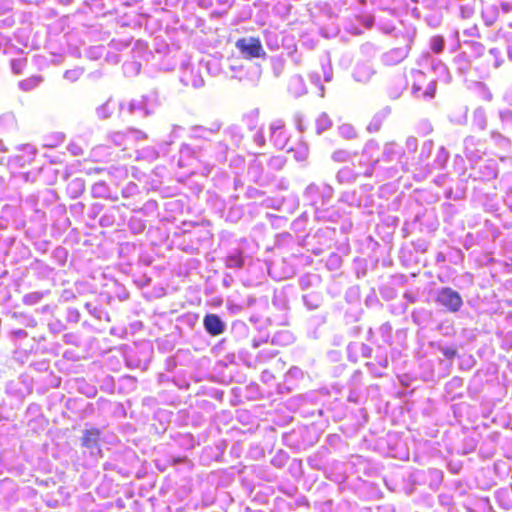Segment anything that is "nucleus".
<instances>
[{
    "label": "nucleus",
    "instance_id": "1a4fd4ad",
    "mask_svg": "<svg viewBox=\"0 0 512 512\" xmlns=\"http://www.w3.org/2000/svg\"><path fill=\"white\" fill-rule=\"evenodd\" d=\"M442 354L447 359H453L457 354V350H456V348H453V347H445L442 349Z\"/></svg>",
    "mask_w": 512,
    "mask_h": 512
},
{
    "label": "nucleus",
    "instance_id": "f257e3e1",
    "mask_svg": "<svg viewBox=\"0 0 512 512\" xmlns=\"http://www.w3.org/2000/svg\"><path fill=\"white\" fill-rule=\"evenodd\" d=\"M412 93L421 99H433L436 93V84L423 72L417 71L413 74Z\"/></svg>",
    "mask_w": 512,
    "mask_h": 512
},
{
    "label": "nucleus",
    "instance_id": "7ed1b4c3",
    "mask_svg": "<svg viewBox=\"0 0 512 512\" xmlns=\"http://www.w3.org/2000/svg\"><path fill=\"white\" fill-rule=\"evenodd\" d=\"M235 47L247 59L260 58L266 55L261 41L257 37L240 38L236 41Z\"/></svg>",
    "mask_w": 512,
    "mask_h": 512
},
{
    "label": "nucleus",
    "instance_id": "6e6552de",
    "mask_svg": "<svg viewBox=\"0 0 512 512\" xmlns=\"http://www.w3.org/2000/svg\"><path fill=\"white\" fill-rule=\"evenodd\" d=\"M444 48V40L442 37H435L433 39V42H432V50L435 52V53H440L442 52Z\"/></svg>",
    "mask_w": 512,
    "mask_h": 512
},
{
    "label": "nucleus",
    "instance_id": "423d86ee",
    "mask_svg": "<svg viewBox=\"0 0 512 512\" xmlns=\"http://www.w3.org/2000/svg\"><path fill=\"white\" fill-rule=\"evenodd\" d=\"M226 264L230 268H241L244 264V258L241 252L229 255Z\"/></svg>",
    "mask_w": 512,
    "mask_h": 512
},
{
    "label": "nucleus",
    "instance_id": "39448f33",
    "mask_svg": "<svg viewBox=\"0 0 512 512\" xmlns=\"http://www.w3.org/2000/svg\"><path fill=\"white\" fill-rule=\"evenodd\" d=\"M203 324L205 330L212 336H218L224 332L225 326L216 314H207Z\"/></svg>",
    "mask_w": 512,
    "mask_h": 512
},
{
    "label": "nucleus",
    "instance_id": "0eeeda50",
    "mask_svg": "<svg viewBox=\"0 0 512 512\" xmlns=\"http://www.w3.org/2000/svg\"><path fill=\"white\" fill-rule=\"evenodd\" d=\"M43 298V294L40 292H33L24 296V303L33 305L38 303Z\"/></svg>",
    "mask_w": 512,
    "mask_h": 512
},
{
    "label": "nucleus",
    "instance_id": "f03ea898",
    "mask_svg": "<svg viewBox=\"0 0 512 512\" xmlns=\"http://www.w3.org/2000/svg\"><path fill=\"white\" fill-rule=\"evenodd\" d=\"M435 301L451 313L458 312L463 305L461 295L449 287L442 288L438 292Z\"/></svg>",
    "mask_w": 512,
    "mask_h": 512
},
{
    "label": "nucleus",
    "instance_id": "20e7f679",
    "mask_svg": "<svg viewBox=\"0 0 512 512\" xmlns=\"http://www.w3.org/2000/svg\"><path fill=\"white\" fill-rule=\"evenodd\" d=\"M102 437V431L97 427L86 428L82 432L81 446L86 449L99 447Z\"/></svg>",
    "mask_w": 512,
    "mask_h": 512
}]
</instances>
